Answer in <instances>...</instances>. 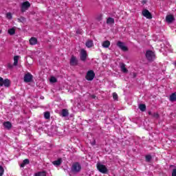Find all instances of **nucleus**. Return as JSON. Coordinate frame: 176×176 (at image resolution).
<instances>
[{
	"mask_svg": "<svg viewBox=\"0 0 176 176\" xmlns=\"http://www.w3.org/2000/svg\"><path fill=\"white\" fill-rule=\"evenodd\" d=\"M172 176H176V168L173 170Z\"/></svg>",
	"mask_w": 176,
	"mask_h": 176,
	"instance_id": "obj_36",
	"label": "nucleus"
},
{
	"mask_svg": "<svg viewBox=\"0 0 176 176\" xmlns=\"http://www.w3.org/2000/svg\"><path fill=\"white\" fill-rule=\"evenodd\" d=\"M81 170L82 165H80V163L79 162H74L71 167V171L74 174H78V173H80Z\"/></svg>",
	"mask_w": 176,
	"mask_h": 176,
	"instance_id": "obj_1",
	"label": "nucleus"
},
{
	"mask_svg": "<svg viewBox=\"0 0 176 176\" xmlns=\"http://www.w3.org/2000/svg\"><path fill=\"white\" fill-rule=\"evenodd\" d=\"M20 23H24L25 21V18L23 16H21L20 19H18Z\"/></svg>",
	"mask_w": 176,
	"mask_h": 176,
	"instance_id": "obj_31",
	"label": "nucleus"
},
{
	"mask_svg": "<svg viewBox=\"0 0 176 176\" xmlns=\"http://www.w3.org/2000/svg\"><path fill=\"white\" fill-rule=\"evenodd\" d=\"M19 56H14V65H17L19 64Z\"/></svg>",
	"mask_w": 176,
	"mask_h": 176,
	"instance_id": "obj_27",
	"label": "nucleus"
},
{
	"mask_svg": "<svg viewBox=\"0 0 176 176\" xmlns=\"http://www.w3.org/2000/svg\"><path fill=\"white\" fill-rule=\"evenodd\" d=\"M146 58L148 61H153L155 60V53L151 50L146 52Z\"/></svg>",
	"mask_w": 176,
	"mask_h": 176,
	"instance_id": "obj_3",
	"label": "nucleus"
},
{
	"mask_svg": "<svg viewBox=\"0 0 176 176\" xmlns=\"http://www.w3.org/2000/svg\"><path fill=\"white\" fill-rule=\"evenodd\" d=\"M94 76H96V74H94V71L89 70L87 72L85 79H87V80H93V79H94Z\"/></svg>",
	"mask_w": 176,
	"mask_h": 176,
	"instance_id": "obj_8",
	"label": "nucleus"
},
{
	"mask_svg": "<svg viewBox=\"0 0 176 176\" xmlns=\"http://www.w3.org/2000/svg\"><path fill=\"white\" fill-rule=\"evenodd\" d=\"M34 176H46V171H41L35 173Z\"/></svg>",
	"mask_w": 176,
	"mask_h": 176,
	"instance_id": "obj_24",
	"label": "nucleus"
},
{
	"mask_svg": "<svg viewBox=\"0 0 176 176\" xmlns=\"http://www.w3.org/2000/svg\"><path fill=\"white\" fill-rule=\"evenodd\" d=\"M107 24H115V19L111 17H109L107 19Z\"/></svg>",
	"mask_w": 176,
	"mask_h": 176,
	"instance_id": "obj_21",
	"label": "nucleus"
},
{
	"mask_svg": "<svg viewBox=\"0 0 176 176\" xmlns=\"http://www.w3.org/2000/svg\"><path fill=\"white\" fill-rule=\"evenodd\" d=\"M120 68L124 74H127V72H129V70L126 68V65L124 63H120Z\"/></svg>",
	"mask_w": 176,
	"mask_h": 176,
	"instance_id": "obj_12",
	"label": "nucleus"
},
{
	"mask_svg": "<svg viewBox=\"0 0 176 176\" xmlns=\"http://www.w3.org/2000/svg\"><path fill=\"white\" fill-rule=\"evenodd\" d=\"M96 167H97L98 171H100V173H102V174H107V173H108V168L104 164L98 163L96 164Z\"/></svg>",
	"mask_w": 176,
	"mask_h": 176,
	"instance_id": "obj_2",
	"label": "nucleus"
},
{
	"mask_svg": "<svg viewBox=\"0 0 176 176\" xmlns=\"http://www.w3.org/2000/svg\"><path fill=\"white\" fill-rule=\"evenodd\" d=\"M80 59L81 61H86L87 60V51L85 50L82 49L80 52Z\"/></svg>",
	"mask_w": 176,
	"mask_h": 176,
	"instance_id": "obj_7",
	"label": "nucleus"
},
{
	"mask_svg": "<svg viewBox=\"0 0 176 176\" xmlns=\"http://www.w3.org/2000/svg\"><path fill=\"white\" fill-rule=\"evenodd\" d=\"M96 20H98V21H101V20H102V14H100L97 16Z\"/></svg>",
	"mask_w": 176,
	"mask_h": 176,
	"instance_id": "obj_33",
	"label": "nucleus"
},
{
	"mask_svg": "<svg viewBox=\"0 0 176 176\" xmlns=\"http://www.w3.org/2000/svg\"><path fill=\"white\" fill-rule=\"evenodd\" d=\"M148 115H149L150 116H152V115H153V113H152V111H148Z\"/></svg>",
	"mask_w": 176,
	"mask_h": 176,
	"instance_id": "obj_38",
	"label": "nucleus"
},
{
	"mask_svg": "<svg viewBox=\"0 0 176 176\" xmlns=\"http://www.w3.org/2000/svg\"><path fill=\"white\" fill-rule=\"evenodd\" d=\"M117 46L121 50H122V52H127V50H129V48H127V47H126V45H124V43L122 42V41H118L117 43Z\"/></svg>",
	"mask_w": 176,
	"mask_h": 176,
	"instance_id": "obj_10",
	"label": "nucleus"
},
{
	"mask_svg": "<svg viewBox=\"0 0 176 176\" xmlns=\"http://www.w3.org/2000/svg\"><path fill=\"white\" fill-rule=\"evenodd\" d=\"M142 14L144 16V17H146V19H148V20L152 19V14L146 9L142 12Z\"/></svg>",
	"mask_w": 176,
	"mask_h": 176,
	"instance_id": "obj_9",
	"label": "nucleus"
},
{
	"mask_svg": "<svg viewBox=\"0 0 176 176\" xmlns=\"http://www.w3.org/2000/svg\"><path fill=\"white\" fill-rule=\"evenodd\" d=\"M3 124L6 129H8V130H10V129H12V123L9 121L4 122Z\"/></svg>",
	"mask_w": 176,
	"mask_h": 176,
	"instance_id": "obj_16",
	"label": "nucleus"
},
{
	"mask_svg": "<svg viewBox=\"0 0 176 176\" xmlns=\"http://www.w3.org/2000/svg\"><path fill=\"white\" fill-rule=\"evenodd\" d=\"M91 98H96V95H91Z\"/></svg>",
	"mask_w": 176,
	"mask_h": 176,
	"instance_id": "obj_39",
	"label": "nucleus"
},
{
	"mask_svg": "<svg viewBox=\"0 0 176 176\" xmlns=\"http://www.w3.org/2000/svg\"><path fill=\"white\" fill-rule=\"evenodd\" d=\"M0 86H5V87H9V86H10V80L8 78L3 80L2 77H0Z\"/></svg>",
	"mask_w": 176,
	"mask_h": 176,
	"instance_id": "obj_6",
	"label": "nucleus"
},
{
	"mask_svg": "<svg viewBox=\"0 0 176 176\" xmlns=\"http://www.w3.org/2000/svg\"><path fill=\"white\" fill-rule=\"evenodd\" d=\"M152 118H155L156 119H157V118H159V113H153Z\"/></svg>",
	"mask_w": 176,
	"mask_h": 176,
	"instance_id": "obj_34",
	"label": "nucleus"
},
{
	"mask_svg": "<svg viewBox=\"0 0 176 176\" xmlns=\"http://www.w3.org/2000/svg\"><path fill=\"white\" fill-rule=\"evenodd\" d=\"M25 164H30V160L25 159L23 162L21 164V167H25Z\"/></svg>",
	"mask_w": 176,
	"mask_h": 176,
	"instance_id": "obj_23",
	"label": "nucleus"
},
{
	"mask_svg": "<svg viewBox=\"0 0 176 176\" xmlns=\"http://www.w3.org/2000/svg\"><path fill=\"white\" fill-rule=\"evenodd\" d=\"M92 145H96V141L92 143Z\"/></svg>",
	"mask_w": 176,
	"mask_h": 176,
	"instance_id": "obj_40",
	"label": "nucleus"
},
{
	"mask_svg": "<svg viewBox=\"0 0 176 176\" xmlns=\"http://www.w3.org/2000/svg\"><path fill=\"white\" fill-rule=\"evenodd\" d=\"M34 78V76L31 74V73L28 72L25 74L23 77V80L25 83H30L32 82V79Z\"/></svg>",
	"mask_w": 176,
	"mask_h": 176,
	"instance_id": "obj_5",
	"label": "nucleus"
},
{
	"mask_svg": "<svg viewBox=\"0 0 176 176\" xmlns=\"http://www.w3.org/2000/svg\"><path fill=\"white\" fill-rule=\"evenodd\" d=\"M173 20H174V16H173V15H167L166 16V23H173Z\"/></svg>",
	"mask_w": 176,
	"mask_h": 176,
	"instance_id": "obj_14",
	"label": "nucleus"
},
{
	"mask_svg": "<svg viewBox=\"0 0 176 176\" xmlns=\"http://www.w3.org/2000/svg\"><path fill=\"white\" fill-rule=\"evenodd\" d=\"M102 46V47L108 49V47H109V46H111V41H103Z\"/></svg>",
	"mask_w": 176,
	"mask_h": 176,
	"instance_id": "obj_15",
	"label": "nucleus"
},
{
	"mask_svg": "<svg viewBox=\"0 0 176 176\" xmlns=\"http://www.w3.org/2000/svg\"><path fill=\"white\" fill-rule=\"evenodd\" d=\"M145 159H146V162H151V160H152V155H146Z\"/></svg>",
	"mask_w": 176,
	"mask_h": 176,
	"instance_id": "obj_28",
	"label": "nucleus"
},
{
	"mask_svg": "<svg viewBox=\"0 0 176 176\" xmlns=\"http://www.w3.org/2000/svg\"><path fill=\"white\" fill-rule=\"evenodd\" d=\"M134 78H135V75H134Z\"/></svg>",
	"mask_w": 176,
	"mask_h": 176,
	"instance_id": "obj_42",
	"label": "nucleus"
},
{
	"mask_svg": "<svg viewBox=\"0 0 176 176\" xmlns=\"http://www.w3.org/2000/svg\"><path fill=\"white\" fill-rule=\"evenodd\" d=\"M169 100L170 101H171V102H174L175 101H176V94L173 93L172 94H170V96H169Z\"/></svg>",
	"mask_w": 176,
	"mask_h": 176,
	"instance_id": "obj_19",
	"label": "nucleus"
},
{
	"mask_svg": "<svg viewBox=\"0 0 176 176\" xmlns=\"http://www.w3.org/2000/svg\"><path fill=\"white\" fill-rule=\"evenodd\" d=\"M29 42H30V45H35L38 43V39L35 37H32L29 40Z\"/></svg>",
	"mask_w": 176,
	"mask_h": 176,
	"instance_id": "obj_13",
	"label": "nucleus"
},
{
	"mask_svg": "<svg viewBox=\"0 0 176 176\" xmlns=\"http://www.w3.org/2000/svg\"><path fill=\"white\" fill-rule=\"evenodd\" d=\"M50 82H51L52 83H56V82H57V78H56V77L54 76H52L50 79Z\"/></svg>",
	"mask_w": 176,
	"mask_h": 176,
	"instance_id": "obj_29",
	"label": "nucleus"
},
{
	"mask_svg": "<svg viewBox=\"0 0 176 176\" xmlns=\"http://www.w3.org/2000/svg\"><path fill=\"white\" fill-rule=\"evenodd\" d=\"M6 17L7 19H8L9 20H10V19H12V14L10 12H8L6 14Z\"/></svg>",
	"mask_w": 176,
	"mask_h": 176,
	"instance_id": "obj_35",
	"label": "nucleus"
},
{
	"mask_svg": "<svg viewBox=\"0 0 176 176\" xmlns=\"http://www.w3.org/2000/svg\"><path fill=\"white\" fill-rule=\"evenodd\" d=\"M8 34L10 35H14V34H16V30L14 28L9 29Z\"/></svg>",
	"mask_w": 176,
	"mask_h": 176,
	"instance_id": "obj_25",
	"label": "nucleus"
},
{
	"mask_svg": "<svg viewBox=\"0 0 176 176\" xmlns=\"http://www.w3.org/2000/svg\"><path fill=\"white\" fill-rule=\"evenodd\" d=\"M3 173H5V170L3 169V167L0 166V176L3 175Z\"/></svg>",
	"mask_w": 176,
	"mask_h": 176,
	"instance_id": "obj_30",
	"label": "nucleus"
},
{
	"mask_svg": "<svg viewBox=\"0 0 176 176\" xmlns=\"http://www.w3.org/2000/svg\"><path fill=\"white\" fill-rule=\"evenodd\" d=\"M70 65L75 66L78 65V59L76 58V56H72V58L70 59Z\"/></svg>",
	"mask_w": 176,
	"mask_h": 176,
	"instance_id": "obj_11",
	"label": "nucleus"
},
{
	"mask_svg": "<svg viewBox=\"0 0 176 176\" xmlns=\"http://www.w3.org/2000/svg\"><path fill=\"white\" fill-rule=\"evenodd\" d=\"M93 45H94L93 41L91 40L87 41L85 43V45L87 46V47H89V48L93 47Z\"/></svg>",
	"mask_w": 176,
	"mask_h": 176,
	"instance_id": "obj_22",
	"label": "nucleus"
},
{
	"mask_svg": "<svg viewBox=\"0 0 176 176\" xmlns=\"http://www.w3.org/2000/svg\"><path fill=\"white\" fill-rule=\"evenodd\" d=\"M139 109H140L142 112H145V111H146V105L144 104H140L139 105Z\"/></svg>",
	"mask_w": 176,
	"mask_h": 176,
	"instance_id": "obj_20",
	"label": "nucleus"
},
{
	"mask_svg": "<svg viewBox=\"0 0 176 176\" xmlns=\"http://www.w3.org/2000/svg\"><path fill=\"white\" fill-rule=\"evenodd\" d=\"M44 118L45 119L49 120L50 119V112L49 111H45L44 113Z\"/></svg>",
	"mask_w": 176,
	"mask_h": 176,
	"instance_id": "obj_26",
	"label": "nucleus"
},
{
	"mask_svg": "<svg viewBox=\"0 0 176 176\" xmlns=\"http://www.w3.org/2000/svg\"><path fill=\"white\" fill-rule=\"evenodd\" d=\"M113 100H118V94H116V92L113 93Z\"/></svg>",
	"mask_w": 176,
	"mask_h": 176,
	"instance_id": "obj_32",
	"label": "nucleus"
},
{
	"mask_svg": "<svg viewBox=\"0 0 176 176\" xmlns=\"http://www.w3.org/2000/svg\"><path fill=\"white\" fill-rule=\"evenodd\" d=\"M69 115V113L68 112V109H63L62 110V116L63 118H67Z\"/></svg>",
	"mask_w": 176,
	"mask_h": 176,
	"instance_id": "obj_17",
	"label": "nucleus"
},
{
	"mask_svg": "<svg viewBox=\"0 0 176 176\" xmlns=\"http://www.w3.org/2000/svg\"><path fill=\"white\" fill-rule=\"evenodd\" d=\"M62 162H63V160H62L61 158H59V159H58L57 160L54 161V162H52V164H54V166H60Z\"/></svg>",
	"mask_w": 176,
	"mask_h": 176,
	"instance_id": "obj_18",
	"label": "nucleus"
},
{
	"mask_svg": "<svg viewBox=\"0 0 176 176\" xmlns=\"http://www.w3.org/2000/svg\"><path fill=\"white\" fill-rule=\"evenodd\" d=\"M8 68H13V65L8 64Z\"/></svg>",
	"mask_w": 176,
	"mask_h": 176,
	"instance_id": "obj_37",
	"label": "nucleus"
},
{
	"mask_svg": "<svg viewBox=\"0 0 176 176\" xmlns=\"http://www.w3.org/2000/svg\"><path fill=\"white\" fill-rule=\"evenodd\" d=\"M2 31L0 30V34H1Z\"/></svg>",
	"mask_w": 176,
	"mask_h": 176,
	"instance_id": "obj_41",
	"label": "nucleus"
},
{
	"mask_svg": "<svg viewBox=\"0 0 176 176\" xmlns=\"http://www.w3.org/2000/svg\"><path fill=\"white\" fill-rule=\"evenodd\" d=\"M29 8H31V3H30L28 1H25L21 4V11L22 13H24V12L28 10Z\"/></svg>",
	"mask_w": 176,
	"mask_h": 176,
	"instance_id": "obj_4",
	"label": "nucleus"
}]
</instances>
